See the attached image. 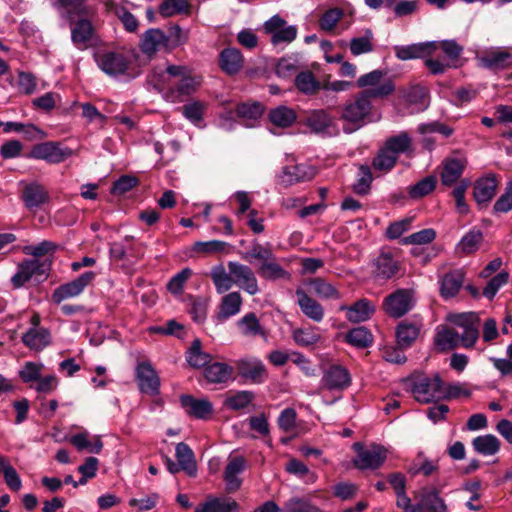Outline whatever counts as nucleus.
Here are the masks:
<instances>
[{
	"label": "nucleus",
	"instance_id": "bf43d9fd",
	"mask_svg": "<svg viewBox=\"0 0 512 512\" xmlns=\"http://www.w3.org/2000/svg\"><path fill=\"white\" fill-rule=\"evenodd\" d=\"M471 182L469 179H462L452 190V196L456 202V210L459 214H467L469 207L465 200V194Z\"/></svg>",
	"mask_w": 512,
	"mask_h": 512
},
{
	"label": "nucleus",
	"instance_id": "ea45409f",
	"mask_svg": "<svg viewBox=\"0 0 512 512\" xmlns=\"http://www.w3.org/2000/svg\"><path fill=\"white\" fill-rule=\"evenodd\" d=\"M255 399V394L252 391H237L235 393L227 394L224 400V406L230 410L238 411L248 407Z\"/></svg>",
	"mask_w": 512,
	"mask_h": 512
},
{
	"label": "nucleus",
	"instance_id": "13d9d810",
	"mask_svg": "<svg viewBox=\"0 0 512 512\" xmlns=\"http://www.w3.org/2000/svg\"><path fill=\"white\" fill-rule=\"evenodd\" d=\"M286 471L290 474L303 478L306 483H314L317 480V475L311 472L309 468L298 459H291L286 464Z\"/></svg>",
	"mask_w": 512,
	"mask_h": 512
},
{
	"label": "nucleus",
	"instance_id": "69168bd1",
	"mask_svg": "<svg viewBox=\"0 0 512 512\" xmlns=\"http://www.w3.org/2000/svg\"><path fill=\"white\" fill-rule=\"evenodd\" d=\"M509 280V273L506 271L499 272L496 276L491 278L485 288L483 295L488 299H493L498 290L504 286Z\"/></svg>",
	"mask_w": 512,
	"mask_h": 512
},
{
	"label": "nucleus",
	"instance_id": "c85d7f7f",
	"mask_svg": "<svg viewBox=\"0 0 512 512\" xmlns=\"http://www.w3.org/2000/svg\"><path fill=\"white\" fill-rule=\"evenodd\" d=\"M246 464V459L243 456L229 458L224 471V480L228 491L233 492L240 488L242 481L237 475L245 470Z\"/></svg>",
	"mask_w": 512,
	"mask_h": 512
},
{
	"label": "nucleus",
	"instance_id": "bb28decb",
	"mask_svg": "<svg viewBox=\"0 0 512 512\" xmlns=\"http://www.w3.org/2000/svg\"><path fill=\"white\" fill-rule=\"evenodd\" d=\"M383 147L396 158H398L400 154L411 156L414 153L412 137L406 131H402L397 135L388 137L385 140Z\"/></svg>",
	"mask_w": 512,
	"mask_h": 512
},
{
	"label": "nucleus",
	"instance_id": "473e14b6",
	"mask_svg": "<svg viewBox=\"0 0 512 512\" xmlns=\"http://www.w3.org/2000/svg\"><path fill=\"white\" fill-rule=\"evenodd\" d=\"M421 324L417 322L401 321L396 327V342L399 349L412 346L420 334Z\"/></svg>",
	"mask_w": 512,
	"mask_h": 512
},
{
	"label": "nucleus",
	"instance_id": "2eb2a0df",
	"mask_svg": "<svg viewBox=\"0 0 512 512\" xmlns=\"http://www.w3.org/2000/svg\"><path fill=\"white\" fill-rule=\"evenodd\" d=\"M238 374L254 383H262L267 377V369L263 362L257 358H243L235 363Z\"/></svg>",
	"mask_w": 512,
	"mask_h": 512
},
{
	"label": "nucleus",
	"instance_id": "c9c22d12",
	"mask_svg": "<svg viewBox=\"0 0 512 512\" xmlns=\"http://www.w3.org/2000/svg\"><path fill=\"white\" fill-rule=\"evenodd\" d=\"M175 456L177 462L183 471L189 476H195L197 472V464L192 449L184 442L176 445Z\"/></svg>",
	"mask_w": 512,
	"mask_h": 512
},
{
	"label": "nucleus",
	"instance_id": "603ef678",
	"mask_svg": "<svg viewBox=\"0 0 512 512\" xmlns=\"http://www.w3.org/2000/svg\"><path fill=\"white\" fill-rule=\"evenodd\" d=\"M437 178L434 175H429L416 184L409 187L408 193L412 199H419L430 194L436 187Z\"/></svg>",
	"mask_w": 512,
	"mask_h": 512
},
{
	"label": "nucleus",
	"instance_id": "9d476101",
	"mask_svg": "<svg viewBox=\"0 0 512 512\" xmlns=\"http://www.w3.org/2000/svg\"><path fill=\"white\" fill-rule=\"evenodd\" d=\"M468 164L467 158L454 151L453 155L444 158L441 163L440 181L445 187L457 185L463 178L462 175Z\"/></svg>",
	"mask_w": 512,
	"mask_h": 512
},
{
	"label": "nucleus",
	"instance_id": "0eeeda50",
	"mask_svg": "<svg viewBox=\"0 0 512 512\" xmlns=\"http://www.w3.org/2000/svg\"><path fill=\"white\" fill-rule=\"evenodd\" d=\"M449 321L455 326L462 328L459 334L460 344L464 348H472L479 338L480 318L474 312H465L449 316Z\"/></svg>",
	"mask_w": 512,
	"mask_h": 512
},
{
	"label": "nucleus",
	"instance_id": "8fccbe9b",
	"mask_svg": "<svg viewBox=\"0 0 512 512\" xmlns=\"http://www.w3.org/2000/svg\"><path fill=\"white\" fill-rule=\"evenodd\" d=\"M346 341L357 348H367L373 342V335L366 327L360 326L346 334Z\"/></svg>",
	"mask_w": 512,
	"mask_h": 512
},
{
	"label": "nucleus",
	"instance_id": "20e7f679",
	"mask_svg": "<svg viewBox=\"0 0 512 512\" xmlns=\"http://www.w3.org/2000/svg\"><path fill=\"white\" fill-rule=\"evenodd\" d=\"M396 505L404 512H446L447 507L435 490L424 492L416 505L411 504V499L406 490L395 493Z\"/></svg>",
	"mask_w": 512,
	"mask_h": 512
},
{
	"label": "nucleus",
	"instance_id": "2f4dec72",
	"mask_svg": "<svg viewBox=\"0 0 512 512\" xmlns=\"http://www.w3.org/2000/svg\"><path fill=\"white\" fill-rule=\"evenodd\" d=\"M243 303L239 292L234 291L224 295L220 301L216 318L219 322H224L237 315Z\"/></svg>",
	"mask_w": 512,
	"mask_h": 512
},
{
	"label": "nucleus",
	"instance_id": "79ce46f5",
	"mask_svg": "<svg viewBox=\"0 0 512 512\" xmlns=\"http://www.w3.org/2000/svg\"><path fill=\"white\" fill-rule=\"evenodd\" d=\"M333 123V117L323 109L314 110L306 120L307 126L316 133L326 131Z\"/></svg>",
	"mask_w": 512,
	"mask_h": 512
},
{
	"label": "nucleus",
	"instance_id": "de8ad7c7",
	"mask_svg": "<svg viewBox=\"0 0 512 512\" xmlns=\"http://www.w3.org/2000/svg\"><path fill=\"white\" fill-rule=\"evenodd\" d=\"M296 88L307 95L315 94L321 89V84L317 81L311 71H304L297 74L295 77Z\"/></svg>",
	"mask_w": 512,
	"mask_h": 512
},
{
	"label": "nucleus",
	"instance_id": "49530a36",
	"mask_svg": "<svg viewBox=\"0 0 512 512\" xmlns=\"http://www.w3.org/2000/svg\"><path fill=\"white\" fill-rule=\"evenodd\" d=\"M201 347V341L195 339L187 352L186 360L194 368L206 367L211 361V356L203 352Z\"/></svg>",
	"mask_w": 512,
	"mask_h": 512
},
{
	"label": "nucleus",
	"instance_id": "e433bc0d",
	"mask_svg": "<svg viewBox=\"0 0 512 512\" xmlns=\"http://www.w3.org/2000/svg\"><path fill=\"white\" fill-rule=\"evenodd\" d=\"M61 8L65 11V17L75 18V16H96L94 7L88 5L86 0H57Z\"/></svg>",
	"mask_w": 512,
	"mask_h": 512
},
{
	"label": "nucleus",
	"instance_id": "393cba45",
	"mask_svg": "<svg viewBox=\"0 0 512 512\" xmlns=\"http://www.w3.org/2000/svg\"><path fill=\"white\" fill-rule=\"evenodd\" d=\"M374 275L379 279L388 280L400 270V263L389 251H381L374 260Z\"/></svg>",
	"mask_w": 512,
	"mask_h": 512
},
{
	"label": "nucleus",
	"instance_id": "a18cd8bd",
	"mask_svg": "<svg viewBox=\"0 0 512 512\" xmlns=\"http://www.w3.org/2000/svg\"><path fill=\"white\" fill-rule=\"evenodd\" d=\"M269 120L275 126L286 128L296 121V113L286 106H278L269 112Z\"/></svg>",
	"mask_w": 512,
	"mask_h": 512
},
{
	"label": "nucleus",
	"instance_id": "338daca9",
	"mask_svg": "<svg viewBox=\"0 0 512 512\" xmlns=\"http://www.w3.org/2000/svg\"><path fill=\"white\" fill-rule=\"evenodd\" d=\"M193 272L190 268H184L175 274L167 283V289L170 293L178 295L183 292L184 284L192 276Z\"/></svg>",
	"mask_w": 512,
	"mask_h": 512
},
{
	"label": "nucleus",
	"instance_id": "4c0bfd02",
	"mask_svg": "<svg viewBox=\"0 0 512 512\" xmlns=\"http://www.w3.org/2000/svg\"><path fill=\"white\" fill-rule=\"evenodd\" d=\"M291 337L298 346L306 348L315 346L321 340L318 328L313 326L294 328Z\"/></svg>",
	"mask_w": 512,
	"mask_h": 512
},
{
	"label": "nucleus",
	"instance_id": "f03ea898",
	"mask_svg": "<svg viewBox=\"0 0 512 512\" xmlns=\"http://www.w3.org/2000/svg\"><path fill=\"white\" fill-rule=\"evenodd\" d=\"M58 245L55 242L44 240L35 245H27L23 248V252L26 255L33 256V259H25L20 262L17 266V272L11 278V284L13 288L19 289L23 287L32 278L42 282L49 276V272L52 266L51 259L41 258L46 255H53L58 249Z\"/></svg>",
	"mask_w": 512,
	"mask_h": 512
},
{
	"label": "nucleus",
	"instance_id": "7ed1b4c3",
	"mask_svg": "<svg viewBox=\"0 0 512 512\" xmlns=\"http://www.w3.org/2000/svg\"><path fill=\"white\" fill-rule=\"evenodd\" d=\"M410 391L418 402L429 403L443 397L444 383L439 375L433 377L418 376L406 380Z\"/></svg>",
	"mask_w": 512,
	"mask_h": 512
},
{
	"label": "nucleus",
	"instance_id": "3c124183",
	"mask_svg": "<svg viewBox=\"0 0 512 512\" xmlns=\"http://www.w3.org/2000/svg\"><path fill=\"white\" fill-rule=\"evenodd\" d=\"M258 273L260 276L267 280H277L288 278L289 273L284 270L275 260H266L259 266Z\"/></svg>",
	"mask_w": 512,
	"mask_h": 512
},
{
	"label": "nucleus",
	"instance_id": "6e6d98bb",
	"mask_svg": "<svg viewBox=\"0 0 512 512\" xmlns=\"http://www.w3.org/2000/svg\"><path fill=\"white\" fill-rule=\"evenodd\" d=\"M190 5L187 0H163L159 6V13L163 17L189 12Z\"/></svg>",
	"mask_w": 512,
	"mask_h": 512
},
{
	"label": "nucleus",
	"instance_id": "7c9ffc66",
	"mask_svg": "<svg viewBox=\"0 0 512 512\" xmlns=\"http://www.w3.org/2000/svg\"><path fill=\"white\" fill-rule=\"evenodd\" d=\"M21 340L27 348L39 352L51 344V333L46 328L31 327L22 335Z\"/></svg>",
	"mask_w": 512,
	"mask_h": 512
},
{
	"label": "nucleus",
	"instance_id": "f257e3e1",
	"mask_svg": "<svg viewBox=\"0 0 512 512\" xmlns=\"http://www.w3.org/2000/svg\"><path fill=\"white\" fill-rule=\"evenodd\" d=\"M385 72L373 70L360 76L356 85L359 88H366L357 93L348 101L341 112V119L351 127L344 131L352 132L373 121L372 100L383 99L395 91V84L391 79H384Z\"/></svg>",
	"mask_w": 512,
	"mask_h": 512
},
{
	"label": "nucleus",
	"instance_id": "ddd939ff",
	"mask_svg": "<svg viewBox=\"0 0 512 512\" xmlns=\"http://www.w3.org/2000/svg\"><path fill=\"white\" fill-rule=\"evenodd\" d=\"M351 385L349 371L341 365H331L321 379L322 388L329 391H343Z\"/></svg>",
	"mask_w": 512,
	"mask_h": 512
},
{
	"label": "nucleus",
	"instance_id": "6ab92c4d",
	"mask_svg": "<svg viewBox=\"0 0 512 512\" xmlns=\"http://www.w3.org/2000/svg\"><path fill=\"white\" fill-rule=\"evenodd\" d=\"M435 48V42L430 41L406 46H396L394 50L398 59L406 61L410 59H424L426 57H430L435 53Z\"/></svg>",
	"mask_w": 512,
	"mask_h": 512
},
{
	"label": "nucleus",
	"instance_id": "cd10ccee",
	"mask_svg": "<svg viewBox=\"0 0 512 512\" xmlns=\"http://www.w3.org/2000/svg\"><path fill=\"white\" fill-rule=\"evenodd\" d=\"M498 182L495 175H488L475 181L473 187V197L481 205L492 200L496 195Z\"/></svg>",
	"mask_w": 512,
	"mask_h": 512
},
{
	"label": "nucleus",
	"instance_id": "4d7b16f0",
	"mask_svg": "<svg viewBox=\"0 0 512 512\" xmlns=\"http://www.w3.org/2000/svg\"><path fill=\"white\" fill-rule=\"evenodd\" d=\"M228 243L220 240H211L206 242H195L193 251L205 256L215 255L226 251Z\"/></svg>",
	"mask_w": 512,
	"mask_h": 512
},
{
	"label": "nucleus",
	"instance_id": "423d86ee",
	"mask_svg": "<svg viewBox=\"0 0 512 512\" xmlns=\"http://www.w3.org/2000/svg\"><path fill=\"white\" fill-rule=\"evenodd\" d=\"M95 16H75L67 18L71 30V41L79 50L88 49L95 38L96 30L92 24Z\"/></svg>",
	"mask_w": 512,
	"mask_h": 512
},
{
	"label": "nucleus",
	"instance_id": "5fc2aeb1",
	"mask_svg": "<svg viewBox=\"0 0 512 512\" xmlns=\"http://www.w3.org/2000/svg\"><path fill=\"white\" fill-rule=\"evenodd\" d=\"M397 160L398 158L382 146L373 158L372 166L375 170L389 172L395 167Z\"/></svg>",
	"mask_w": 512,
	"mask_h": 512
},
{
	"label": "nucleus",
	"instance_id": "dca6fc26",
	"mask_svg": "<svg viewBox=\"0 0 512 512\" xmlns=\"http://www.w3.org/2000/svg\"><path fill=\"white\" fill-rule=\"evenodd\" d=\"M386 452V449L379 445L362 450L354 460V465L361 470L377 469L384 463L387 457Z\"/></svg>",
	"mask_w": 512,
	"mask_h": 512
},
{
	"label": "nucleus",
	"instance_id": "412c9836",
	"mask_svg": "<svg viewBox=\"0 0 512 512\" xmlns=\"http://www.w3.org/2000/svg\"><path fill=\"white\" fill-rule=\"evenodd\" d=\"M162 48H169V46L166 34L161 29L151 28L142 35L140 49L145 55L151 57Z\"/></svg>",
	"mask_w": 512,
	"mask_h": 512
},
{
	"label": "nucleus",
	"instance_id": "72a5a7b5",
	"mask_svg": "<svg viewBox=\"0 0 512 512\" xmlns=\"http://www.w3.org/2000/svg\"><path fill=\"white\" fill-rule=\"evenodd\" d=\"M239 504L228 497H215L199 505L195 512H239Z\"/></svg>",
	"mask_w": 512,
	"mask_h": 512
},
{
	"label": "nucleus",
	"instance_id": "1a4fd4ad",
	"mask_svg": "<svg viewBox=\"0 0 512 512\" xmlns=\"http://www.w3.org/2000/svg\"><path fill=\"white\" fill-rule=\"evenodd\" d=\"M98 67L107 75L126 74L131 60L128 54L121 51H103L95 55Z\"/></svg>",
	"mask_w": 512,
	"mask_h": 512
},
{
	"label": "nucleus",
	"instance_id": "864d4df0",
	"mask_svg": "<svg viewBox=\"0 0 512 512\" xmlns=\"http://www.w3.org/2000/svg\"><path fill=\"white\" fill-rule=\"evenodd\" d=\"M313 292L323 299H340L339 291L322 278H314L310 281Z\"/></svg>",
	"mask_w": 512,
	"mask_h": 512
},
{
	"label": "nucleus",
	"instance_id": "f704fd0d",
	"mask_svg": "<svg viewBox=\"0 0 512 512\" xmlns=\"http://www.w3.org/2000/svg\"><path fill=\"white\" fill-rule=\"evenodd\" d=\"M233 371L232 366L226 363L215 362L208 364L204 368V377L209 383H226L232 378Z\"/></svg>",
	"mask_w": 512,
	"mask_h": 512
},
{
	"label": "nucleus",
	"instance_id": "0e129e2a",
	"mask_svg": "<svg viewBox=\"0 0 512 512\" xmlns=\"http://www.w3.org/2000/svg\"><path fill=\"white\" fill-rule=\"evenodd\" d=\"M139 183L137 177L132 175H122L118 178L111 187V194L120 196L135 188Z\"/></svg>",
	"mask_w": 512,
	"mask_h": 512
},
{
	"label": "nucleus",
	"instance_id": "f8f14e48",
	"mask_svg": "<svg viewBox=\"0 0 512 512\" xmlns=\"http://www.w3.org/2000/svg\"><path fill=\"white\" fill-rule=\"evenodd\" d=\"M228 270L233 276L234 284L245 290L250 295H255L259 291L256 276L252 269L244 264L230 261Z\"/></svg>",
	"mask_w": 512,
	"mask_h": 512
},
{
	"label": "nucleus",
	"instance_id": "4be33fe9",
	"mask_svg": "<svg viewBox=\"0 0 512 512\" xmlns=\"http://www.w3.org/2000/svg\"><path fill=\"white\" fill-rule=\"evenodd\" d=\"M21 199L25 207L32 210L47 203L49 201V194L42 184L32 182L24 185L21 193Z\"/></svg>",
	"mask_w": 512,
	"mask_h": 512
},
{
	"label": "nucleus",
	"instance_id": "6e6552de",
	"mask_svg": "<svg viewBox=\"0 0 512 512\" xmlns=\"http://www.w3.org/2000/svg\"><path fill=\"white\" fill-rule=\"evenodd\" d=\"M414 307L413 291L409 289H397L387 295L382 303L384 312L392 318H401Z\"/></svg>",
	"mask_w": 512,
	"mask_h": 512
},
{
	"label": "nucleus",
	"instance_id": "e2e57ef3",
	"mask_svg": "<svg viewBox=\"0 0 512 512\" xmlns=\"http://www.w3.org/2000/svg\"><path fill=\"white\" fill-rule=\"evenodd\" d=\"M283 512H323L309 500L303 498H291L284 507Z\"/></svg>",
	"mask_w": 512,
	"mask_h": 512
},
{
	"label": "nucleus",
	"instance_id": "774afa93",
	"mask_svg": "<svg viewBox=\"0 0 512 512\" xmlns=\"http://www.w3.org/2000/svg\"><path fill=\"white\" fill-rule=\"evenodd\" d=\"M512 210V180L505 187L504 192L496 200L493 206V213H507Z\"/></svg>",
	"mask_w": 512,
	"mask_h": 512
},
{
	"label": "nucleus",
	"instance_id": "a211bd4d",
	"mask_svg": "<svg viewBox=\"0 0 512 512\" xmlns=\"http://www.w3.org/2000/svg\"><path fill=\"white\" fill-rule=\"evenodd\" d=\"M297 304L301 312L310 320L319 323L324 319V307L309 296L302 288L296 289Z\"/></svg>",
	"mask_w": 512,
	"mask_h": 512
},
{
	"label": "nucleus",
	"instance_id": "c756f323",
	"mask_svg": "<svg viewBox=\"0 0 512 512\" xmlns=\"http://www.w3.org/2000/svg\"><path fill=\"white\" fill-rule=\"evenodd\" d=\"M479 61L483 67L491 70L505 69L512 65V53L506 50L492 49L483 52Z\"/></svg>",
	"mask_w": 512,
	"mask_h": 512
},
{
	"label": "nucleus",
	"instance_id": "680f3d73",
	"mask_svg": "<svg viewBox=\"0 0 512 512\" xmlns=\"http://www.w3.org/2000/svg\"><path fill=\"white\" fill-rule=\"evenodd\" d=\"M482 240V232L480 230L473 229L463 236L458 247L463 253L471 254L479 248Z\"/></svg>",
	"mask_w": 512,
	"mask_h": 512
},
{
	"label": "nucleus",
	"instance_id": "f3484780",
	"mask_svg": "<svg viewBox=\"0 0 512 512\" xmlns=\"http://www.w3.org/2000/svg\"><path fill=\"white\" fill-rule=\"evenodd\" d=\"M220 69L229 76L238 74L244 66V56L234 47L224 48L218 59Z\"/></svg>",
	"mask_w": 512,
	"mask_h": 512
},
{
	"label": "nucleus",
	"instance_id": "09e8293b",
	"mask_svg": "<svg viewBox=\"0 0 512 512\" xmlns=\"http://www.w3.org/2000/svg\"><path fill=\"white\" fill-rule=\"evenodd\" d=\"M434 341L441 351H449L460 345V336L453 329L445 328L437 332Z\"/></svg>",
	"mask_w": 512,
	"mask_h": 512
},
{
	"label": "nucleus",
	"instance_id": "b1692460",
	"mask_svg": "<svg viewBox=\"0 0 512 512\" xmlns=\"http://www.w3.org/2000/svg\"><path fill=\"white\" fill-rule=\"evenodd\" d=\"M180 403L189 416L197 419H207L213 413V405L207 399H196L185 394L180 396Z\"/></svg>",
	"mask_w": 512,
	"mask_h": 512
},
{
	"label": "nucleus",
	"instance_id": "9b49d317",
	"mask_svg": "<svg viewBox=\"0 0 512 512\" xmlns=\"http://www.w3.org/2000/svg\"><path fill=\"white\" fill-rule=\"evenodd\" d=\"M95 276V272L87 271L78 276L76 279L60 285L54 290L52 294V300L59 304L68 298L80 295L84 289L92 283V281L95 279Z\"/></svg>",
	"mask_w": 512,
	"mask_h": 512
},
{
	"label": "nucleus",
	"instance_id": "a878e982",
	"mask_svg": "<svg viewBox=\"0 0 512 512\" xmlns=\"http://www.w3.org/2000/svg\"><path fill=\"white\" fill-rule=\"evenodd\" d=\"M340 310H345L347 312L346 317L348 321L352 323H360L370 319L376 308L370 300L362 298L350 306L342 305Z\"/></svg>",
	"mask_w": 512,
	"mask_h": 512
},
{
	"label": "nucleus",
	"instance_id": "39448f33",
	"mask_svg": "<svg viewBox=\"0 0 512 512\" xmlns=\"http://www.w3.org/2000/svg\"><path fill=\"white\" fill-rule=\"evenodd\" d=\"M74 155L73 149L63 146L59 141H46L34 145L29 157L46 161L49 164H59Z\"/></svg>",
	"mask_w": 512,
	"mask_h": 512
},
{
	"label": "nucleus",
	"instance_id": "37998d69",
	"mask_svg": "<svg viewBox=\"0 0 512 512\" xmlns=\"http://www.w3.org/2000/svg\"><path fill=\"white\" fill-rule=\"evenodd\" d=\"M472 445L476 452L485 456L494 455L500 449V441L492 434L474 438Z\"/></svg>",
	"mask_w": 512,
	"mask_h": 512
},
{
	"label": "nucleus",
	"instance_id": "c03bdc74",
	"mask_svg": "<svg viewBox=\"0 0 512 512\" xmlns=\"http://www.w3.org/2000/svg\"><path fill=\"white\" fill-rule=\"evenodd\" d=\"M237 327L244 336H257L264 335V329L262 328L255 313L250 312L240 318L237 323Z\"/></svg>",
	"mask_w": 512,
	"mask_h": 512
},
{
	"label": "nucleus",
	"instance_id": "aec40b11",
	"mask_svg": "<svg viewBox=\"0 0 512 512\" xmlns=\"http://www.w3.org/2000/svg\"><path fill=\"white\" fill-rule=\"evenodd\" d=\"M465 272L463 269H454L445 273L440 280V295L448 300L455 297L463 287Z\"/></svg>",
	"mask_w": 512,
	"mask_h": 512
},
{
	"label": "nucleus",
	"instance_id": "a19ab883",
	"mask_svg": "<svg viewBox=\"0 0 512 512\" xmlns=\"http://www.w3.org/2000/svg\"><path fill=\"white\" fill-rule=\"evenodd\" d=\"M210 276L219 294L227 292L234 285L233 276L230 272L227 273L225 267L221 264L211 269Z\"/></svg>",
	"mask_w": 512,
	"mask_h": 512
},
{
	"label": "nucleus",
	"instance_id": "052dcab7",
	"mask_svg": "<svg viewBox=\"0 0 512 512\" xmlns=\"http://www.w3.org/2000/svg\"><path fill=\"white\" fill-rule=\"evenodd\" d=\"M373 34L370 30H367L365 35L362 37L352 38L350 41V51L354 56H358L364 53L373 51L372 44Z\"/></svg>",
	"mask_w": 512,
	"mask_h": 512
},
{
	"label": "nucleus",
	"instance_id": "4468645a",
	"mask_svg": "<svg viewBox=\"0 0 512 512\" xmlns=\"http://www.w3.org/2000/svg\"><path fill=\"white\" fill-rule=\"evenodd\" d=\"M136 382L142 393L157 395L160 379L150 362H141L136 367Z\"/></svg>",
	"mask_w": 512,
	"mask_h": 512
},
{
	"label": "nucleus",
	"instance_id": "58836bf2",
	"mask_svg": "<svg viewBox=\"0 0 512 512\" xmlns=\"http://www.w3.org/2000/svg\"><path fill=\"white\" fill-rule=\"evenodd\" d=\"M70 443L79 451L85 450L89 453L95 454H99L103 448L101 438L99 436H95L93 440H90L87 432L71 436Z\"/></svg>",
	"mask_w": 512,
	"mask_h": 512
},
{
	"label": "nucleus",
	"instance_id": "5701e85b",
	"mask_svg": "<svg viewBox=\"0 0 512 512\" xmlns=\"http://www.w3.org/2000/svg\"><path fill=\"white\" fill-rule=\"evenodd\" d=\"M314 177V170L305 164L288 165L283 168L279 181L284 187L295 183L311 180Z\"/></svg>",
	"mask_w": 512,
	"mask_h": 512
}]
</instances>
